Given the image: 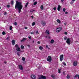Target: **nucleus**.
<instances>
[{
  "label": "nucleus",
  "mask_w": 79,
  "mask_h": 79,
  "mask_svg": "<svg viewBox=\"0 0 79 79\" xmlns=\"http://www.w3.org/2000/svg\"><path fill=\"white\" fill-rule=\"evenodd\" d=\"M15 8V9H17V8L19 10L18 13H20L21 11V9L23 8V3L22 2L16 1Z\"/></svg>",
  "instance_id": "obj_1"
},
{
  "label": "nucleus",
  "mask_w": 79,
  "mask_h": 79,
  "mask_svg": "<svg viewBox=\"0 0 79 79\" xmlns=\"http://www.w3.org/2000/svg\"><path fill=\"white\" fill-rule=\"evenodd\" d=\"M61 31V27H60L56 28V32H59Z\"/></svg>",
  "instance_id": "obj_2"
},
{
  "label": "nucleus",
  "mask_w": 79,
  "mask_h": 79,
  "mask_svg": "<svg viewBox=\"0 0 79 79\" xmlns=\"http://www.w3.org/2000/svg\"><path fill=\"white\" fill-rule=\"evenodd\" d=\"M66 43L69 45H70V43H71V40L69 38H68L67 41H66Z\"/></svg>",
  "instance_id": "obj_3"
},
{
  "label": "nucleus",
  "mask_w": 79,
  "mask_h": 79,
  "mask_svg": "<svg viewBox=\"0 0 79 79\" xmlns=\"http://www.w3.org/2000/svg\"><path fill=\"white\" fill-rule=\"evenodd\" d=\"M73 66H76L77 64V62L76 61H75L73 64Z\"/></svg>",
  "instance_id": "obj_4"
},
{
  "label": "nucleus",
  "mask_w": 79,
  "mask_h": 79,
  "mask_svg": "<svg viewBox=\"0 0 79 79\" xmlns=\"http://www.w3.org/2000/svg\"><path fill=\"white\" fill-rule=\"evenodd\" d=\"M63 55H62L60 56V61H61L63 60Z\"/></svg>",
  "instance_id": "obj_5"
},
{
  "label": "nucleus",
  "mask_w": 79,
  "mask_h": 79,
  "mask_svg": "<svg viewBox=\"0 0 79 79\" xmlns=\"http://www.w3.org/2000/svg\"><path fill=\"white\" fill-rule=\"evenodd\" d=\"M19 69H20V70H23V68L21 65H19Z\"/></svg>",
  "instance_id": "obj_6"
},
{
  "label": "nucleus",
  "mask_w": 79,
  "mask_h": 79,
  "mask_svg": "<svg viewBox=\"0 0 79 79\" xmlns=\"http://www.w3.org/2000/svg\"><path fill=\"white\" fill-rule=\"evenodd\" d=\"M42 24L43 26H45L46 24V22L44 21H42Z\"/></svg>",
  "instance_id": "obj_7"
},
{
  "label": "nucleus",
  "mask_w": 79,
  "mask_h": 79,
  "mask_svg": "<svg viewBox=\"0 0 79 79\" xmlns=\"http://www.w3.org/2000/svg\"><path fill=\"white\" fill-rule=\"evenodd\" d=\"M45 33L48 34V35H50V32H49V31L48 30H46V31Z\"/></svg>",
  "instance_id": "obj_8"
},
{
  "label": "nucleus",
  "mask_w": 79,
  "mask_h": 79,
  "mask_svg": "<svg viewBox=\"0 0 79 79\" xmlns=\"http://www.w3.org/2000/svg\"><path fill=\"white\" fill-rule=\"evenodd\" d=\"M41 79H46L47 78V77H46L45 76H44L43 75H42L41 76Z\"/></svg>",
  "instance_id": "obj_9"
},
{
  "label": "nucleus",
  "mask_w": 79,
  "mask_h": 79,
  "mask_svg": "<svg viewBox=\"0 0 79 79\" xmlns=\"http://www.w3.org/2000/svg\"><path fill=\"white\" fill-rule=\"evenodd\" d=\"M27 39V38H23L22 40H21V42H23L24 41H26V40Z\"/></svg>",
  "instance_id": "obj_10"
},
{
  "label": "nucleus",
  "mask_w": 79,
  "mask_h": 79,
  "mask_svg": "<svg viewBox=\"0 0 79 79\" xmlns=\"http://www.w3.org/2000/svg\"><path fill=\"white\" fill-rule=\"evenodd\" d=\"M31 78L32 79H35V76L34 75H32L31 76Z\"/></svg>",
  "instance_id": "obj_11"
},
{
  "label": "nucleus",
  "mask_w": 79,
  "mask_h": 79,
  "mask_svg": "<svg viewBox=\"0 0 79 79\" xmlns=\"http://www.w3.org/2000/svg\"><path fill=\"white\" fill-rule=\"evenodd\" d=\"M61 8V6L59 5L57 8V10L58 11H60V9Z\"/></svg>",
  "instance_id": "obj_12"
},
{
  "label": "nucleus",
  "mask_w": 79,
  "mask_h": 79,
  "mask_svg": "<svg viewBox=\"0 0 79 79\" xmlns=\"http://www.w3.org/2000/svg\"><path fill=\"white\" fill-rule=\"evenodd\" d=\"M16 50L17 52H20L21 51V49H20V48L19 47L18 48H17L16 49Z\"/></svg>",
  "instance_id": "obj_13"
},
{
  "label": "nucleus",
  "mask_w": 79,
  "mask_h": 79,
  "mask_svg": "<svg viewBox=\"0 0 79 79\" xmlns=\"http://www.w3.org/2000/svg\"><path fill=\"white\" fill-rule=\"evenodd\" d=\"M12 45H15V41L14 40H12Z\"/></svg>",
  "instance_id": "obj_14"
},
{
  "label": "nucleus",
  "mask_w": 79,
  "mask_h": 79,
  "mask_svg": "<svg viewBox=\"0 0 79 79\" xmlns=\"http://www.w3.org/2000/svg\"><path fill=\"white\" fill-rule=\"evenodd\" d=\"M15 47L16 49H17V48H19V46L17 44H16L15 45Z\"/></svg>",
  "instance_id": "obj_15"
},
{
  "label": "nucleus",
  "mask_w": 79,
  "mask_h": 79,
  "mask_svg": "<svg viewBox=\"0 0 79 79\" xmlns=\"http://www.w3.org/2000/svg\"><path fill=\"white\" fill-rule=\"evenodd\" d=\"M28 4H29V3L27 2L26 5H25V8H27V5H28Z\"/></svg>",
  "instance_id": "obj_16"
},
{
  "label": "nucleus",
  "mask_w": 79,
  "mask_h": 79,
  "mask_svg": "<svg viewBox=\"0 0 79 79\" xmlns=\"http://www.w3.org/2000/svg\"><path fill=\"white\" fill-rule=\"evenodd\" d=\"M54 42V40H51L50 41L51 44H53Z\"/></svg>",
  "instance_id": "obj_17"
},
{
  "label": "nucleus",
  "mask_w": 79,
  "mask_h": 79,
  "mask_svg": "<svg viewBox=\"0 0 79 79\" xmlns=\"http://www.w3.org/2000/svg\"><path fill=\"white\" fill-rule=\"evenodd\" d=\"M40 8H41V10H44V6H43V5L41 6Z\"/></svg>",
  "instance_id": "obj_18"
},
{
  "label": "nucleus",
  "mask_w": 79,
  "mask_h": 79,
  "mask_svg": "<svg viewBox=\"0 0 79 79\" xmlns=\"http://www.w3.org/2000/svg\"><path fill=\"white\" fill-rule=\"evenodd\" d=\"M48 59H49L50 60L52 61V57H51V56H48Z\"/></svg>",
  "instance_id": "obj_19"
},
{
  "label": "nucleus",
  "mask_w": 79,
  "mask_h": 79,
  "mask_svg": "<svg viewBox=\"0 0 79 79\" xmlns=\"http://www.w3.org/2000/svg\"><path fill=\"white\" fill-rule=\"evenodd\" d=\"M57 22H58V23H59V24H60V23H61V21H60V20L59 19H58L57 20Z\"/></svg>",
  "instance_id": "obj_20"
},
{
  "label": "nucleus",
  "mask_w": 79,
  "mask_h": 79,
  "mask_svg": "<svg viewBox=\"0 0 79 79\" xmlns=\"http://www.w3.org/2000/svg\"><path fill=\"white\" fill-rule=\"evenodd\" d=\"M39 48L40 49V50H43V47L42 46H40L39 47Z\"/></svg>",
  "instance_id": "obj_21"
},
{
  "label": "nucleus",
  "mask_w": 79,
  "mask_h": 79,
  "mask_svg": "<svg viewBox=\"0 0 79 79\" xmlns=\"http://www.w3.org/2000/svg\"><path fill=\"white\" fill-rule=\"evenodd\" d=\"M70 77V76H69V74H68L67 76V79H69Z\"/></svg>",
  "instance_id": "obj_22"
},
{
  "label": "nucleus",
  "mask_w": 79,
  "mask_h": 79,
  "mask_svg": "<svg viewBox=\"0 0 79 79\" xmlns=\"http://www.w3.org/2000/svg\"><path fill=\"white\" fill-rule=\"evenodd\" d=\"M47 60L48 61H49V62H51V60H50L49 58H47Z\"/></svg>",
  "instance_id": "obj_23"
},
{
  "label": "nucleus",
  "mask_w": 79,
  "mask_h": 79,
  "mask_svg": "<svg viewBox=\"0 0 79 79\" xmlns=\"http://www.w3.org/2000/svg\"><path fill=\"white\" fill-rule=\"evenodd\" d=\"M74 3V1H72L71 2H70V4L71 5H73V3Z\"/></svg>",
  "instance_id": "obj_24"
},
{
  "label": "nucleus",
  "mask_w": 79,
  "mask_h": 79,
  "mask_svg": "<svg viewBox=\"0 0 79 79\" xmlns=\"http://www.w3.org/2000/svg\"><path fill=\"white\" fill-rule=\"evenodd\" d=\"M21 48L22 49H23L24 48V47L23 45H21Z\"/></svg>",
  "instance_id": "obj_25"
},
{
  "label": "nucleus",
  "mask_w": 79,
  "mask_h": 79,
  "mask_svg": "<svg viewBox=\"0 0 79 79\" xmlns=\"http://www.w3.org/2000/svg\"><path fill=\"white\" fill-rule=\"evenodd\" d=\"M10 3L12 5H13L14 4V2L13 1H12Z\"/></svg>",
  "instance_id": "obj_26"
},
{
  "label": "nucleus",
  "mask_w": 79,
  "mask_h": 79,
  "mask_svg": "<svg viewBox=\"0 0 79 79\" xmlns=\"http://www.w3.org/2000/svg\"><path fill=\"white\" fill-rule=\"evenodd\" d=\"M22 60H23V61H25V58H24V57H22Z\"/></svg>",
  "instance_id": "obj_27"
},
{
  "label": "nucleus",
  "mask_w": 79,
  "mask_h": 79,
  "mask_svg": "<svg viewBox=\"0 0 79 79\" xmlns=\"http://www.w3.org/2000/svg\"><path fill=\"white\" fill-rule=\"evenodd\" d=\"M37 3V2H35L34 3V5H36Z\"/></svg>",
  "instance_id": "obj_28"
},
{
  "label": "nucleus",
  "mask_w": 79,
  "mask_h": 79,
  "mask_svg": "<svg viewBox=\"0 0 79 79\" xmlns=\"http://www.w3.org/2000/svg\"><path fill=\"white\" fill-rule=\"evenodd\" d=\"M77 76H78V75L77 74L74 77V79H76V78H77Z\"/></svg>",
  "instance_id": "obj_29"
},
{
  "label": "nucleus",
  "mask_w": 79,
  "mask_h": 79,
  "mask_svg": "<svg viewBox=\"0 0 79 79\" xmlns=\"http://www.w3.org/2000/svg\"><path fill=\"white\" fill-rule=\"evenodd\" d=\"M12 29H13V27L12 26H10V30H12Z\"/></svg>",
  "instance_id": "obj_30"
},
{
  "label": "nucleus",
  "mask_w": 79,
  "mask_h": 79,
  "mask_svg": "<svg viewBox=\"0 0 79 79\" xmlns=\"http://www.w3.org/2000/svg\"><path fill=\"white\" fill-rule=\"evenodd\" d=\"M35 24V22H34L32 23V26H34Z\"/></svg>",
  "instance_id": "obj_31"
},
{
  "label": "nucleus",
  "mask_w": 79,
  "mask_h": 79,
  "mask_svg": "<svg viewBox=\"0 0 79 79\" xmlns=\"http://www.w3.org/2000/svg\"><path fill=\"white\" fill-rule=\"evenodd\" d=\"M64 39L65 40H67V37L65 36V37H64Z\"/></svg>",
  "instance_id": "obj_32"
},
{
  "label": "nucleus",
  "mask_w": 79,
  "mask_h": 79,
  "mask_svg": "<svg viewBox=\"0 0 79 79\" xmlns=\"http://www.w3.org/2000/svg\"><path fill=\"white\" fill-rule=\"evenodd\" d=\"M60 70H61V69H58V73H61L60 71Z\"/></svg>",
  "instance_id": "obj_33"
},
{
  "label": "nucleus",
  "mask_w": 79,
  "mask_h": 79,
  "mask_svg": "<svg viewBox=\"0 0 79 79\" xmlns=\"http://www.w3.org/2000/svg\"><path fill=\"white\" fill-rule=\"evenodd\" d=\"M5 34H6V33H5V31H3L2 33V34L3 35H5Z\"/></svg>",
  "instance_id": "obj_34"
},
{
  "label": "nucleus",
  "mask_w": 79,
  "mask_h": 79,
  "mask_svg": "<svg viewBox=\"0 0 79 79\" xmlns=\"http://www.w3.org/2000/svg\"><path fill=\"white\" fill-rule=\"evenodd\" d=\"M63 11L64 12H65V11H66V9L64 8L63 9Z\"/></svg>",
  "instance_id": "obj_35"
},
{
  "label": "nucleus",
  "mask_w": 79,
  "mask_h": 79,
  "mask_svg": "<svg viewBox=\"0 0 79 79\" xmlns=\"http://www.w3.org/2000/svg\"><path fill=\"white\" fill-rule=\"evenodd\" d=\"M14 25H15V26H16V25H17V23L16 22H15V23H14Z\"/></svg>",
  "instance_id": "obj_36"
},
{
  "label": "nucleus",
  "mask_w": 79,
  "mask_h": 79,
  "mask_svg": "<svg viewBox=\"0 0 79 79\" xmlns=\"http://www.w3.org/2000/svg\"><path fill=\"white\" fill-rule=\"evenodd\" d=\"M54 75H51V77H52V78H53L54 79Z\"/></svg>",
  "instance_id": "obj_37"
},
{
  "label": "nucleus",
  "mask_w": 79,
  "mask_h": 79,
  "mask_svg": "<svg viewBox=\"0 0 79 79\" xmlns=\"http://www.w3.org/2000/svg\"><path fill=\"white\" fill-rule=\"evenodd\" d=\"M64 34L65 35H67V34H68V33L66 32H65Z\"/></svg>",
  "instance_id": "obj_38"
},
{
  "label": "nucleus",
  "mask_w": 79,
  "mask_h": 79,
  "mask_svg": "<svg viewBox=\"0 0 79 79\" xmlns=\"http://www.w3.org/2000/svg\"><path fill=\"white\" fill-rule=\"evenodd\" d=\"M10 6L9 5H7V7L8 8H9V7H10Z\"/></svg>",
  "instance_id": "obj_39"
},
{
  "label": "nucleus",
  "mask_w": 79,
  "mask_h": 79,
  "mask_svg": "<svg viewBox=\"0 0 79 79\" xmlns=\"http://www.w3.org/2000/svg\"><path fill=\"white\" fill-rule=\"evenodd\" d=\"M63 74L64 75H65V72H63Z\"/></svg>",
  "instance_id": "obj_40"
},
{
  "label": "nucleus",
  "mask_w": 79,
  "mask_h": 79,
  "mask_svg": "<svg viewBox=\"0 0 79 79\" xmlns=\"http://www.w3.org/2000/svg\"><path fill=\"white\" fill-rule=\"evenodd\" d=\"M63 64L64 65V66H66V63H65L64 62Z\"/></svg>",
  "instance_id": "obj_41"
},
{
  "label": "nucleus",
  "mask_w": 79,
  "mask_h": 79,
  "mask_svg": "<svg viewBox=\"0 0 79 79\" xmlns=\"http://www.w3.org/2000/svg\"><path fill=\"white\" fill-rule=\"evenodd\" d=\"M54 10H56V7H54V8H53Z\"/></svg>",
  "instance_id": "obj_42"
},
{
  "label": "nucleus",
  "mask_w": 79,
  "mask_h": 79,
  "mask_svg": "<svg viewBox=\"0 0 79 79\" xmlns=\"http://www.w3.org/2000/svg\"><path fill=\"white\" fill-rule=\"evenodd\" d=\"M37 43L38 44H40V41H38Z\"/></svg>",
  "instance_id": "obj_43"
},
{
  "label": "nucleus",
  "mask_w": 79,
  "mask_h": 79,
  "mask_svg": "<svg viewBox=\"0 0 79 79\" xmlns=\"http://www.w3.org/2000/svg\"><path fill=\"white\" fill-rule=\"evenodd\" d=\"M46 48H48V45H46Z\"/></svg>",
  "instance_id": "obj_44"
},
{
  "label": "nucleus",
  "mask_w": 79,
  "mask_h": 79,
  "mask_svg": "<svg viewBox=\"0 0 79 79\" xmlns=\"http://www.w3.org/2000/svg\"><path fill=\"white\" fill-rule=\"evenodd\" d=\"M4 15H7V14L6 13V12H5L4 14Z\"/></svg>",
  "instance_id": "obj_45"
},
{
  "label": "nucleus",
  "mask_w": 79,
  "mask_h": 79,
  "mask_svg": "<svg viewBox=\"0 0 79 79\" xmlns=\"http://www.w3.org/2000/svg\"><path fill=\"white\" fill-rule=\"evenodd\" d=\"M38 33H39V31H36V34H38Z\"/></svg>",
  "instance_id": "obj_46"
},
{
  "label": "nucleus",
  "mask_w": 79,
  "mask_h": 79,
  "mask_svg": "<svg viewBox=\"0 0 79 79\" xmlns=\"http://www.w3.org/2000/svg\"><path fill=\"white\" fill-rule=\"evenodd\" d=\"M28 38H29V39H30V40H31V37L29 36Z\"/></svg>",
  "instance_id": "obj_47"
},
{
  "label": "nucleus",
  "mask_w": 79,
  "mask_h": 79,
  "mask_svg": "<svg viewBox=\"0 0 79 79\" xmlns=\"http://www.w3.org/2000/svg\"><path fill=\"white\" fill-rule=\"evenodd\" d=\"M68 12H66L65 13V14H68Z\"/></svg>",
  "instance_id": "obj_48"
},
{
  "label": "nucleus",
  "mask_w": 79,
  "mask_h": 79,
  "mask_svg": "<svg viewBox=\"0 0 79 79\" xmlns=\"http://www.w3.org/2000/svg\"><path fill=\"white\" fill-rule=\"evenodd\" d=\"M10 39V37H7L6 38V39L8 40V39Z\"/></svg>",
  "instance_id": "obj_49"
},
{
  "label": "nucleus",
  "mask_w": 79,
  "mask_h": 79,
  "mask_svg": "<svg viewBox=\"0 0 79 79\" xmlns=\"http://www.w3.org/2000/svg\"><path fill=\"white\" fill-rule=\"evenodd\" d=\"M25 29H27V27H25Z\"/></svg>",
  "instance_id": "obj_50"
},
{
  "label": "nucleus",
  "mask_w": 79,
  "mask_h": 79,
  "mask_svg": "<svg viewBox=\"0 0 79 79\" xmlns=\"http://www.w3.org/2000/svg\"><path fill=\"white\" fill-rule=\"evenodd\" d=\"M31 18L32 19H33V18H34V16H31Z\"/></svg>",
  "instance_id": "obj_51"
},
{
  "label": "nucleus",
  "mask_w": 79,
  "mask_h": 79,
  "mask_svg": "<svg viewBox=\"0 0 79 79\" xmlns=\"http://www.w3.org/2000/svg\"><path fill=\"white\" fill-rule=\"evenodd\" d=\"M18 55V56H19V53L18 52H17V53Z\"/></svg>",
  "instance_id": "obj_52"
},
{
  "label": "nucleus",
  "mask_w": 79,
  "mask_h": 79,
  "mask_svg": "<svg viewBox=\"0 0 79 79\" xmlns=\"http://www.w3.org/2000/svg\"><path fill=\"white\" fill-rule=\"evenodd\" d=\"M27 46L29 47V48H30V45H27Z\"/></svg>",
  "instance_id": "obj_53"
},
{
  "label": "nucleus",
  "mask_w": 79,
  "mask_h": 79,
  "mask_svg": "<svg viewBox=\"0 0 79 79\" xmlns=\"http://www.w3.org/2000/svg\"><path fill=\"white\" fill-rule=\"evenodd\" d=\"M77 77H78V79H79V75H78Z\"/></svg>",
  "instance_id": "obj_54"
},
{
  "label": "nucleus",
  "mask_w": 79,
  "mask_h": 79,
  "mask_svg": "<svg viewBox=\"0 0 79 79\" xmlns=\"http://www.w3.org/2000/svg\"><path fill=\"white\" fill-rule=\"evenodd\" d=\"M30 11H31V12H33V11H34V10H33L32 11V10H31Z\"/></svg>",
  "instance_id": "obj_55"
},
{
  "label": "nucleus",
  "mask_w": 79,
  "mask_h": 79,
  "mask_svg": "<svg viewBox=\"0 0 79 79\" xmlns=\"http://www.w3.org/2000/svg\"><path fill=\"white\" fill-rule=\"evenodd\" d=\"M63 1H64V0H61V2H63Z\"/></svg>",
  "instance_id": "obj_56"
},
{
  "label": "nucleus",
  "mask_w": 79,
  "mask_h": 79,
  "mask_svg": "<svg viewBox=\"0 0 79 79\" xmlns=\"http://www.w3.org/2000/svg\"><path fill=\"white\" fill-rule=\"evenodd\" d=\"M48 37L49 39H50V36H48Z\"/></svg>",
  "instance_id": "obj_57"
},
{
  "label": "nucleus",
  "mask_w": 79,
  "mask_h": 79,
  "mask_svg": "<svg viewBox=\"0 0 79 79\" xmlns=\"http://www.w3.org/2000/svg\"><path fill=\"white\" fill-rule=\"evenodd\" d=\"M39 79H42V78H41V77H39Z\"/></svg>",
  "instance_id": "obj_58"
},
{
  "label": "nucleus",
  "mask_w": 79,
  "mask_h": 79,
  "mask_svg": "<svg viewBox=\"0 0 79 79\" xmlns=\"http://www.w3.org/2000/svg\"><path fill=\"white\" fill-rule=\"evenodd\" d=\"M76 0H72V1L73 2H74V1H75Z\"/></svg>",
  "instance_id": "obj_59"
},
{
  "label": "nucleus",
  "mask_w": 79,
  "mask_h": 79,
  "mask_svg": "<svg viewBox=\"0 0 79 79\" xmlns=\"http://www.w3.org/2000/svg\"><path fill=\"white\" fill-rule=\"evenodd\" d=\"M31 34H33V32H31Z\"/></svg>",
  "instance_id": "obj_60"
},
{
  "label": "nucleus",
  "mask_w": 79,
  "mask_h": 79,
  "mask_svg": "<svg viewBox=\"0 0 79 79\" xmlns=\"http://www.w3.org/2000/svg\"><path fill=\"white\" fill-rule=\"evenodd\" d=\"M45 38H47V36H45Z\"/></svg>",
  "instance_id": "obj_61"
},
{
  "label": "nucleus",
  "mask_w": 79,
  "mask_h": 79,
  "mask_svg": "<svg viewBox=\"0 0 79 79\" xmlns=\"http://www.w3.org/2000/svg\"><path fill=\"white\" fill-rule=\"evenodd\" d=\"M32 42H33V43H34V41L33 40Z\"/></svg>",
  "instance_id": "obj_62"
},
{
  "label": "nucleus",
  "mask_w": 79,
  "mask_h": 79,
  "mask_svg": "<svg viewBox=\"0 0 79 79\" xmlns=\"http://www.w3.org/2000/svg\"><path fill=\"white\" fill-rule=\"evenodd\" d=\"M2 69H0V71H2Z\"/></svg>",
  "instance_id": "obj_63"
},
{
  "label": "nucleus",
  "mask_w": 79,
  "mask_h": 79,
  "mask_svg": "<svg viewBox=\"0 0 79 79\" xmlns=\"http://www.w3.org/2000/svg\"><path fill=\"white\" fill-rule=\"evenodd\" d=\"M64 24L65 26H66V23H64Z\"/></svg>",
  "instance_id": "obj_64"
}]
</instances>
